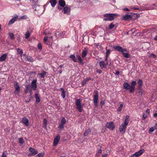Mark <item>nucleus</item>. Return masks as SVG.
I'll list each match as a JSON object with an SVG mask.
<instances>
[{"mask_svg":"<svg viewBox=\"0 0 157 157\" xmlns=\"http://www.w3.org/2000/svg\"><path fill=\"white\" fill-rule=\"evenodd\" d=\"M29 150L31 152L30 154H28L29 156H33V155H35L36 154H37L38 153V151L37 150H36L34 148H33L32 147H30L29 149Z\"/></svg>","mask_w":157,"mask_h":157,"instance_id":"obj_10","label":"nucleus"},{"mask_svg":"<svg viewBox=\"0 0 157 157\" xmlns=\"http://www.w3.org/2000/svg\"><path fill=\"white\" fill-rule=\"evenodd\" d=\"M19 140L20 143L21 144H23V143H24V141L23 140V138H21H21H19Z\"/></svg>","mask_w":157,"mask_h":157,"instance_id":"obj_47","label":"nucleus"},{"mask_svg":"<svg viewBox=\"0 0 157 157\" xmlns=\"http://www.w3.org/2000/svg\"><path fill=\"white\" fill-rule=\"evenodd\" d=\"M48 36H45L44 38V43H46V44L50 46V45H51V44H52V40L50 41V40H49V39L48 40Z\"/></svg>","mask_w":157,"mask_h":157,"instance_id":"obj_13","label":"nucleus"},{"mask_svg":"<svg viewBox=\"0 0 157 157\" xmlns=\"http://www.w3.org/2000/svg\"><path fill=\"white\" fill-rule=\"evenodd\" d=\"M129 116L128 115H127L126 116L124 122L123 124H122L119 127V131L121 132L124 133L125 132L126 128H127V126L129 122Z\"/></svg>","mask_w":157,"mask_h":157,"instance_id":"obj_2","label":"nucleus"},{"mask_svg":"<svg viewBox=\"0 0 157 157\" xmlns=\"http://www.w3.org/2000/svg\"><path fill=\"white\" fill-rule=\"evenodd\" d=\"M118 14H105L104 15V17H107L104 19V21H113L115 17L117 16Z\"/></svg>","mask_w":157,"mask_h":157,"instance_id":"obj_4","label":"nucleus"},{"mask_svg":"<svg viewBox=\"0 0 157 157\" xmlns=\"http://www.w3.org/2000/svg\"><path fill=\"white\" fill-rule=\"evenodd\" d=\"M157 129V123H156L155 125L153 126L154 131L155 129Z\"/></svg>","mask_w":157,"mask_h":157,"instance_id":"obj_53","label":"nucleus"},{"mask_svg":"<svg viewBox=\"0 0 157 157\" xmlns=\"http://www.w3.org/2000/svg\"><path fill=\"white\" fill-rule=\"evenodd\" d=\"M44 155V154L43 153H39L36 155V157H41V156H43Z\"/></svg>","mask_w":157,"mask_h":157,"instance_id":"obj_48","label":"nucleus"},{"mask_svg":"<svg viewBox=\"0 0 157 157\" xmlns=\"http://www.w3.org/2000/svg\"><path fill=\"white\" fill-rule=\"evenodd\" d=\"M47 122H48V121H47V119H46V118H45L43 120V125L45 127H46Z\"/></svg>","mask_w":157,"mask_h":157,"instance_id":"obj_36","label":"nucleus"},{"mask_svg":"<svg viewBox=\"0 0 157 157\" xmlns=\"http://www.w3.org/2000/svg\"><path fill=\"white\" fill-rule=\"evenodd\" d=\"M119 74H120V72H119V71H116V73H115V74L116 75H119Z\"/></svg>","mask_w":157,"mask_h":157,"instance_id":"obj_57","label":"nucleus"},{"mask_svg":"<svg viewBox=\"0 0 157 157\" xmlns=\"http://www.w3.org/2000/svg\"><path fill=\"white\" fill-rule=\"evenodd\" d=\"M114 24L113 23H111L110 24L109 26V29H112L113 28V27L114 26Z\"/></svg>","mask_w":157,"mask_h":157,"instance_id":"obj_41","label":"nucleus"},{"mask_svg":"<svg viewBox=\"0 0 157 157\" xmlns=\"http://www.w3.org/2000/svg\"><path fill=\"white\" fill-rule=\"evenodd\" d=\"M28 91H29L30 93L31 94H32V90L31 84V85H27V86H26L25 92V93H28Z\"/></svg>","mask_w":157,"mask_h":157,"instance_id":"obj_18","label":"nucleus"},{"mask_svg":"<svg viewBox=\"0 0 157 157\" xmlns=\"http://www.w3.org/2000/svg\"><path fill=\"white\" fill-rule=\"evenodd\" d=\"M150 56H153V57H156L155 55V54H153V53L151 54L150 55Z\"/></svg>","mask_w":157,"mask_h":157,"instance_id":"obj_56","label":"nucleus"},{"mask_svg":"<svg viewBox=\"0 0 157 157\" xmlns=\"http://www.w3.org/2000/svg\"><path fill=\"white\" fill-rule=\"evenodd\" d=\"M104 102H103V101H101V105H104Z\"/></svg>","mask_w":157,"mask_h":157,"instance_id":"obj_60","label":"nucleus"},{"mask_svg":"<svg viewBox=\"0 0 157 157\" xmlns=\"http://www.w3.org/2000/svg\"><path fill=\"white\" fill-rule=\"evenodd\" d=\"M61 34V30H60V29H58L55 33V35L56 37H60Z\"/></svg>","mask_w":157,"mask_h":157,"instance_id":"obj_27","label":"nucleus"},{"mask_svg":"<svg viewBox=\"0 0 157 157\" xmlns=\"http://www.w3.org/2000/svg\"><path fill=\"white\" fill-rule=\"evenodd\" d=\"M88 49L87 48H84L82 50V57H85L86 56L88 52Z\"/></svg>","mask_w":157,"mask_h":157,"instance_id":"obj_21","label":"nucleus"},{"mask_svg":"<svg viewBox=\"0 0 157 157\" xmlns=\"http://www.w3.org/2000/svg\"><path fill=\"white\" fill-rule=\"evenodd\" d=\"M59 6H63L64 8L66 5V2L65 0H59Z\"/></svg>","mask_w":157,"mask_h":157,"instance_id":"obj_23","label":"nucleus"},{"mask_svg":"<svg viewBox=\"0 0 157 157\" xmlns=\"http://www.w3.org/2000/svg\"><path fill=\"white\" fill-rule=\"evenodd\" d=\"M18 17V16H17V15H15V16L13 18H12V19H11L9 21L8 23V24L11 25V24H12L13 23V22H14L15 21H16V19H17Z\"/></svg>","mask_w":157,"mask_h":157,"instance_id":"obj_19","label":"nucleus"},{"mask_svg":"<svg viewBox=\"0 0 157 157\" xmlns=\"http://www.w3.org/2000/svg\"><path fill=\"white\" fill-rule=\"evenodd\" d=\"M71 8L70 6H69L67 5L66 6L63 8V11L64 13L67 14V15H69L71 13Z\"/></svg>","mask_w":157,"mask_h":157,"instance_id":"obj_8","label":"nucleus"},{"mask_svg":"<svg viewBox=\"0 0 157 157\" xmlns=\"http://www.w3.org/2000/svg\"><path fill=\"white\" fill-rule=\"evenodd\" d=\"M2 157H7V156L5 154L4 152L2 153Z\"/></svg>","mask_w":157,"mask_h":157,"instance_id":"obj_55","label":"nucleus"},{"mask_svg":"<svg viewBox=\"0 0 157 157\" xmlns=\"http://www.w3.org/2000/svg\"><path fill=\"white\" fill-rule=\"evenodd\" d=\"M108 57L107 56V55L106 54V58H105V63H107L106 64V66H107V65L108 63H109V61H108Z\"/></svg>","mask_w":157,"mask_h":157,"instance_id":"obj_43","label":"nucleus"},{"mask_svg":"<svg viewBox=\"0 0 157 157\" xmlns=\"http://www.w3.org/2000/svg\"><path fill=\"white\" fill-rule=\"evenodd\" d=\"M106 64L107 63H105V60L104 61V60H102L99 63V65L101 69L106 68Z\"/></svg>","mask_w":157,"mask_h":157,"instance_id":"obj_16","label":"nucleus"},{"mask_svg":"<svg viewBox=\"0 0 157 157\" xmlns=\"http://www.w3.org/2000/svg\"><path fill=\"white\" fill-rule=\"evenodd\" d=\"M65 34V31H63V32H61V38H62V37H64Z\"/></svg>","mask_w":157,"mask_h":157,"instance_id":"obj_44","label":"nucleus"},{"mask_svg":"<svg viewBox=\"0 0 157 157\" xmlns=\"http://www.w3.org/2000/svg\"><path fill=\"white\" fill-rule=\"evenodd\" d=\"M9 34L10 37L12 39H14V34L13 33H9Z\"/></svg>","mask_w":157,"mask_h":157,"instance_id":"obj_42","label":"nucleus"},{"mask_svg":"<svg viewBox=\"0 0 157 157\" xmlns=\"http://www.w3.org/2000/svg\"><path fill=\"white\" fill-rule=\"evenodd\" d=\"M150 110L149 109H147L145 113H144L143 116L142 117V119L143 120H145V118H146L148 116L149 113H150Z\"/></svg>","mask_w":157,"mask_h":157,"instance_id":"obj_15","label":"nucleus"},{"mask_svg":"<svg viewBox=\"0 0 157 157\" xmlns=\"http://www.w3.org/2000/svg\"><path fill=\"white\" fill-rule=\"evenodd\" d=\"M26 16H22V17H21V19H26Z\"/></svg>","mask_w":157,"mask_h":157,"instance_id":"obj_58","label":"nucleus"},{"mask_svg":"<svg viewBox=\"0 0 157 157\" xmlns=\"http://www.w3.org/2000/svg\"><path fill=\"white\" fill-rule=\"evenodd\" d=\"M22 122L26 126H28L29 125V120L26 117H23L22 120Z\"/></svg>","mask_w":157,"mask_h":157,"instance_id":"obj_14","label":"nucleus"},{"mask_svg":"<svg viewBox=\"0 0 157 157\" xmlns=\"http://www.w3.org/2000/svg\"><path fill=\"white\" fill-rule=\"evenodd\" d=\"M17 51L19 54L21 56H22L23 54V51L22 49H20V48H17Z\"/></svg>","mask_w":157,"mask_h":157,"instance_id":"obj_32","label":"nucleus"},{"mask_svg":"<svg viewBox=\"0 0 157 157\" xmlns=\"http://www.w3.org/2000/svg\"><path fill=\"white\" fill-rule=\"evenodd\" d=\"M61 90L62 91V93L61 94V96L63 98H65L66 96V92L65 91L64 89L63 88H61Z\"/></svg>","mask_w":157,"mask_h":157,"instance_id":"obj_29","label":"nucleus"},{"mask_svg":"<svg viewBox=\"0 0 157 157\" xmlns=\"http://www.w3.org/2000/svg\"><path fill=\"white\" fill-rule=\"evenodd\" d=\"M60 139L59 134H57L56 137L53 140V145L56 146L58 144Z\"/></svg>","mask_w":157,"mask_h":157,"instance_id":"obj_11","label":"nucleus"},{"mask_svg":"<svg viewBox=\"0 0 157 157\" xmlns=\"http://www.w3.org/2000/svg\"><path fill=\"white\" fill-rule=\"evenodd\" d=\"M47 29H46V30H45L44 31V33H45V34H48V32H47Z\"/></svg>","mask_w":157,"mask_h":157,"instance_id":"obj_61","label":"nucleus"},{"mask_svg":"<svg viewBox=\"0 0 157 157\" xmlns=\"http://www.w3.org/2000/svg\"><path fill=\"white\" fill-rule=\"evenodd\" d=\"M70 58L72 59L74 62H76L77 60L75 58V55H70Z\"/></svg>","mask_w":157,"mask_h":157,"instance_id":"obj_35","label":"nucleus"},{"mask_svg":"<svg viewBox=\"0 0 157 157\" xmlns=\"http://www.w3.org/2000/svg\"><path fill=\"white\" fill-rule=\"evenodd\" d=\"M37 82V80H34L32 82L31 88L32 90V89L33 90H36L37 88V85L36 84Z\"/></svg>","mask_w":157,"mask_h":157,"instance_id":"obj_12","label":"nucleus"},{"mask_svg":"<svg viewBox=\"0 0 157 157\" xmlns=\"http://www.w3.org/2000/svg\"><path fill=\"white\" fill-rule=\"evenodd\" d=\"M38 48L39 49L41 50L42 48V45L41 43H39L38 44Z\"/></svg>","mask_w":157,"mask_h":157,"instance_id":"obj_46","label":"nucleus"},{"mask_svg":"<svg viewBox=\"0 0 157 157\" xmlns=\"http://www.w3.org/2000/svg\"><path fill=\"white\" fill-rule=\"evenodd\" d=\"M136 84V81H132L131 82V85L130 86L128 82H124L123 84L124 88L128 90H129V91L130 93H132L134 92L135 90V86Z\"/></svg>","mask_w":157,"mask_h":157,"instance_id":"obj_1","label":"nucleus"},{"mask_svg":"<svg viewBox=\"0 0 157 157\" xmlns=\"http://www.w3.org/2000/svg\"><path fill=\"white\" fill-rule=\"evenodd\" d=\"M52 38H53V36H51L50 37V41H51V40H52V42H53Z\"/></svg>","mask_w":157,"mask_h":157,"instance_id":"obj_62","label":"nucleus"},{"mask_svg":"<svg viewBox=\"0 0 157 157\" xmlns=\"http://www.w3.org/2000/svg\"><path fill=\"white\" fill-rule=\"evenodd\" d=\"M138 89L139 91L140 90V87H141L142 86V85L143 84V82L142 80H141V79H140L139 80L138 82Z\"/></svg>","mask_w":157,"mask_h":157,"instance_id":"obj_25","label":"nucleus"},{"mask_svg":"<svg viewBox=\"0 0 157 157\" xmlns=\"http://www.w3.org/2000/svg\"><path fill=\"white\" fill-rule=\"evenodd\" d=\"M28 61H34V60L33 58H32V57H29L28 58Z\"/></svg>","mask_w":157,"mask_h":157,"instance_id":"obj_49","label":"nucleus"},{"mask_svg":"<svg viewBox=\"0 0 157 157\" xmlns=\"http://www.w3.org/2000/svg\"><path fill=\"white\" fill-rule=\"evenodd\" d=\"M102 151V150H101V149H100V150H99L98 151V153H101Z\"/></svg>","mask_w":157,"mask_h":157,"instance_id":"obj_59","label":"nucleus"},{"mask_svg":"<svg viewBox=\"0 0 157 157\" xmlns=\"http://www.w3.org/2000/svg\"><path fill=\"white\" fill-rule=\"evenodd\" d=\"M91 131V130H90V128H88L85 130V132L84 133L83 135L84 136H87L88 133H89Z\"/></svg>","mask_w":157,"mask_h":157,"instance_id":"obj_33","label":"nucleus"},{"mask_svg":"<svg viewBox=\"0 0 157 157\" xmlns=\"http://www.w3.org/2000/svg\"><path fill=\"white\" fill-rule=\"evenodd\" d=\"M145 93V91H144L142 87L140 89V90L138 91V93L140 95H142V94H144Z\"/></svg>","mask_w":157,"mask_h":157,"instance_id":"obj_31","label":"nucleus"},{"mask_svg":"<svg viewBox=\"0 0 157 157\" xmlns=\"http://www.w3.org/2000/svg\"><path fill=\"white\" fill-rule=\"evenodd\" d=\"M94 93H95L94 95L93 96V101L94 105L97 106L98 103V92L97 90H94Z\"/></svg>","mask_w":157,"mask_h":157,"instance_id":"obj_6","label":"nucleus"},{"mask_svg":"<svg viewBox=\"0 0 157 157\" xmlns=\"http://www.w3.org/2000/svg\"><path fill=\"white\" fill-rule=\"evenodd\" d=\"M75 105L76 106L77 109L78 111L82 112V111H83V105L81 104L80 99H77L76 100Z\"/></svg>","mask_w":157,"mask_h":157,"instance_id":"obj_5","label":"nucleus"},{"mask_svg":"<svg viewBox=\"0 0 157 157\" xmlns=\"http://www.w3.org/2000/svg\"><path fill=\"white\" fill-rule=\"evenodd\" d=\"M96 72L98 73H99V74H101V73L102 72V71L100 69H97L96 70Z\"/></svg>","mask_w":157,"mask_h":157,"instance_id":"obj_52","label":"nucleus"},{"mask_svg":"<svg viewBox=\"0 0 157 157\" xmlns=\"http://www.w3.org/2000/svg\"><path fill=\"white\" fill-rule=\"evenodd\" d=\"M46 72L45 71H43L41 73H39L38 75H41V77L42 78H44V76L46 74Z\"/></svg>","mask_w":157,"mask_h":157,"instance_id":"obj_37","label":"nucleus"},{"mask_svg":"<svg viewBox=\"0 0 157 157\" xmlns=\"http://www.w3.org/2000/svg\"><path fill=\"white\" fill-rule=\"evenodd\" d=\"M30 33L29 31H26L25 33V38L26 39H28L29 37L30 36Z\"/></svg>","mask_w":157,"mask_h":157,"instance_id":"obj_34","label":"nucleus"},{"mask_svg":"<svg viewBox=\"0 0 157 157\" xmlns=\"http://www.w3.org/2000/svg\"><path fill=\"white\" fill-rule=\"evenodd\" d=\"M35 98L36 99V102L39 103L40 101V98L39 96L38 95V94H35Z\"/></svg>","mask_w":157,"mask_h":157,"instance_id":"obj_30","label":"nucleus"},{"mask_svg":"<svg viewBox=\"0 0 157 157\" xmlns=\"http://www.w3.org/2000/svg\"><path fill=\"white\" fill-rule=\"evenodd\" d=\"M50 2L51 3V5L52 6H56V3H57V0H50Z\"/></svg>","mask_w":157,"mask_h":157,"instance_id":"obj_28","label":"nucleus"},{"mask_svg":"<svg viewBox=\"0 0 157 157\" xmlns=\"http://www.w3.org/2000/svg\"><path fill=\"white\" fill-rule=\"evenodd\" d=\"M144 150H140L138 152H136L131 156H130L129 157H138L139 156H140V155L144 153Z\"/></svg>","mask_w":157,"mask_h":157,"instance_id":"obj_9","label":"nucleus"},{"mask_svg":"<svg viewBox=\"0 0 157 157\" xmlns=\"http://www.w3.org/2000/svg\"><path fill=\"white\" fill-rule=\"evenodd\" d=\"M123 17L124 20H129L132 17L131 15H129V14H125L124 16H123Z\"/></svg>","mask_w":157,"mask_h":157,"instance_id":"obj_24","label":"nucleus"},{"mask_svg":"<svg viewBox=\"0 0 157 157\" xmlns=\"http://www.w3.org/2000/svg\"><path fill=\"white\" fill-rule=\"evenodd\" d=\"M77 57L80 63H82H82H83V62L82 59V58H81V57H80V56L78 55V56H77Z\"/></svg>","mask_w":157,"mask_h":157,"instance_id":"obj_39","label":"nucleus"},{"mask_svg":"<svg viewBox=\"0 0 157 157\" xmlns=\"http://www.w3.org/2000/svg\"><path fill=\"white\" fill-rule=\"evenodd\" d=\"M8 54L4 53L0 57V61H4L6 58Z\"/></svg>","mask_w":157,"mask_h":157,"instance_id":"obj_22","label":"nucleus"},{"mask_svg":"<svg viewBox=\"0 0 157 157\" xmlns=\"http://www.w3.org/2000/svg\"><path fill=\"white\" fill-rule=\"evenodd\" d=\"M62 123L63 126H64V124H66V120L65 117H63L62 119Z\"/></svg>","mask_w":157,"mask_h":157,"instance_id":"obj_40","label":"nucleus"},{"mask_svg":"<svg viewBox=\"0 0 157 157\" xmlns=\"http://www.w3.org/2000/svg\"><path fill=\"white\" fill-rule=\"evenodd\" d=\"M113 48L116 50L118 51L119 52H121L125 57L126 58H129V54L127 53V51L125 48H123L122 47L120 46H113Z\"/></svg>","mask_w":157,"mask_h":157,"instance_id":"obj_3","label":"nucleus"},{"mask_svg":"<svg viewBox=\"0 0 157 157\" xmlns=\"http://www.w3.org/2000/svg\"><path fill=\"white\" fill-rule=\"evenodd\" d=\"M153 116L154 117H157V112L154 113L153 115Z\"/></svg>","mask_w":157,"mask_h":157,"instance_id":"obj_64","label":"nucleus"},{"mask_svg":"<svg viewBox=\"0 0 157 157\" xmlns=\"http://www.w3.org/2000/svg\"><path fill=\"white\" fill-rule=\"evenodd\" d=\"M157 129V123H156L155 125L153 126L154 131L155 129Z\"/></svg>","mask_w":157,"mask_h":157,"instance_id":"obj_54","label":"nucleus"},{"mask_svg":"<svg viewBox=\"0 0 157 157\" xmlns=\"http://www.w3.org/2000/svg\"><path fill=\"white\" fill-rule=\"evenodd\" d=\"M107 155H108V154H104V155H102V157H106V156H107Z\"/></svg>","mask_w":157,"mask_h":157,"instance_id":"obj_63","label":"nucleus"},{"mask_svg":"<svg viewBox=\"0 0 157 157\" xmlns=\"http://www.w3.org/2000/svg\"><path fill=\"white\" fill-rule=\"evenodd\" d=\"M154 131V127H151L149 129V132H152Z\"/></svg>","mask_w":157,"mask_h":157,"instance_id":"obj_50","label":"nucleus"},{"mask_svg":"<svg viewBox=\"0 0 157 157\" xmlns=\"http://www.w3.org/2000/svg\"><path fill=\"white\" fill-rule=\"evenodd\" d=\"M110 50H109V49H108V50H107L106 52V54L107 55V57H108L109 54L110 53Z\"/></svg>","mask_w":157,"mask_h":157,"instance_id":"obj_51","label":"nucleus"},{"mask_svg":"<svg viewBox=\"0 0 157 157\" xmlns=\"http://www.w3.org/2000/svg\"><path fill=\"white\" fill-rule=\"evenodd\" d=\"M106 127L109 128L111 130H113L115 128V125H114L113 121H109V122H107L105 124Z\"/></svg>","mask_w":157,"mask_h":157,"instance_id":"obj_7","label":"nucleus"},{"mask_svg":"<svg viewBox=\"0 0 157 157\" xmlns=\"http://www.w3.org/2000/svg\"><path fill=\"white\" fill-rule=\"evenodd\" d=\"M58 128L59 129H62V128H64V126H63V125L62 119L61 120L60 123Z\"/></svg>","mask_w":157,"mask_h":157,"instance_id":"obj_38","label":"nucleus"},{"mask_svg":"<svg viewBox=\"0 0 157 157\" xmlns=\"http://www.w3.org/2000/svg\"><path fill=\"white\" fill-rule=\"evenodd\" d=\"M90 79H91L90 77H87V78H84L82 82V86H84V85H85V84L87 82L90 81Z\"/></svg>","mask_w":157,"mask_h":157,"instance_id":"obj_20","label":"nucleus"},{"mask_svg":"<svg viewBox=\"0 0 157 157\" xmlns=\"http://www.w3.org/2000/svg\"><path fill=\"white\" fill-rule=\"evenodd\" d=\"M130 9H129L128 8H124V10H125V11H130L132 10V9H134V10H139V8L138 7H130Z\"/></svg>","mask_w":157,"mask_h":157,"instance_id":"obj_26","label":"nucleus"},{"mask_svg":"<svg viewBox=\"0 0 157 157\" xmlns=\"http://www.w3.org/2000/svg\"><path fill=\"white\" fill-rule=\"evenodd\" d=\"M123 107V104H121L119 106L118 108V111H121V110H122V107Z\"/></svg>","mask_w":157,"mask_h":157,"instance_id":"obj_45","label":"nucleus"},{"mask_svg":"<svg viewBox=\"0 0 157 157\" xmlns=\"http://www.w3.org/2000/svg\"><path fill=\"white\" fill-rule=\"evenodd\" d=\"M14 86L15 88V94H17V93H18L19 92L20 90V87L19 84H17V82H16L15 84H14Z\"/></svg>","mask_w":157,"mask_h":157,"instance_id":"obj_17","label":"nucleus"}]
</instances>
